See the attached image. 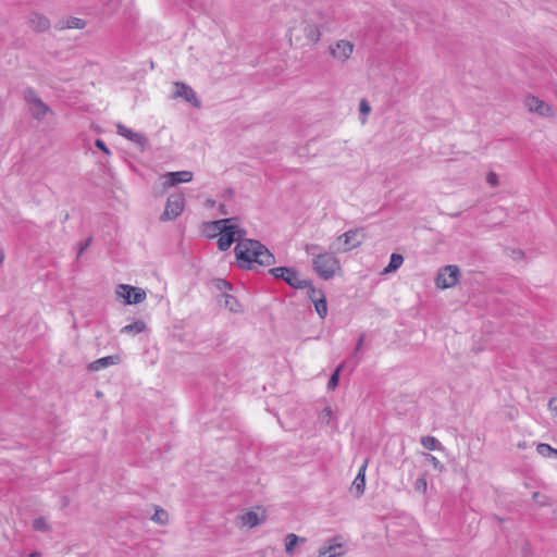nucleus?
Instances as JSON below:
<instances>
[{"label":"nucleus","instance_id":"obj_1","mask_svg":"<svg viewBox=\"0 0 557 557\" xmlns=\"http://www.w3.org/2000/svg\"><path fill=\"white\" fill-rule=\"evenodd\" d=\"M238 265L244 269H253L255 265H271L275 262L270 250L256 239L244 238L235 246Z\"/></svg>","mask_w":557,"mask_h":557},{"label":"nucleus","instance_id":"obj_2","mask_svg":"<svg viewBox=\"0 0 557 557\" xmlns=\"http://www.w3.org/2000/svg\"><path fill=\"white\" fill-rule=\"evenodd\" d=\"M321 35L319 25L310 15L294 20L287 30L289 44L295 47L314 46L320 41Z\"/></svg>","mask_w":557,"mask_h":557},{"label":"nucleus","instance_id":"obj_3","mask_svg":"<svg viewBox=\"0 0 557 557\" xmlns=\"http://www.w3.org/2000/svg\"><path fill=\"white\" fill-rule=\"evenodd\" d=\"M210 228L219 235L218 247L224 251L228 249L233 243L244 240L247 232L239 227L235 218L216 220L210 223Z\"/></svg>","mask_w":557,"mask_h":557},{"label":"nucleus","instance_id":"obj_4","mask_svg":"<svg viewBox=\"0 0 557 557\" xmlns=\"http://www.w3.org/2000/svg\"><path fill=\"white\" fill-rule=\"evenodd\" d=\"M312 264L315 272L324 280L332 278L339 268V262L336 257L329 252L317 255Z\"/></svg>","mask_w":557,"mask_h":557},{"label":"nucleus","instance_id":"obj_5","mask_svg":"<svg viewBox=\"0 0 557 557\" xmlns=\"http://www.w3.org/2000/svg\"><path fill=\"white\" fill-rule=\"evenodd\" d=\"M269 273L275 277L286 282L296 289H302L309 286V280L299 276L298 272L292 268L277 267L269 270Z\"/></svg>","mask_w":557,"mask_h":557},{"label":"nucleus","instance_id":"obj_6","mask_svg":"<svg viewBox=\"0 0 557 557\" xmlns=\"http://www.w3.org/2000/svg\"><path fill=\"white\" fill-rule=\"evenodd\" d=\"M24 97L34 119L40 121L50 112L49 107L37 96L34 89H26Z\"/></svg>","mask_w":557,"mask_h":557},{"label":"nucleus","instance_id":"obj_7","mask_svg":"<svg viewBox=\"0 0 557 557\" xmlns=\"http://www.w3.org/2000/svg\"><path fill=\"white\" fill-rule=\"evenodd\" d=\"M116 295L122 298L126 305L140 304L146 299V292L143 288L126 284L117 286Z\"/></svg>","mask_w":557,"mask_h":557},{"label":"nucleus","instance_id":"obj_8","mask_svg":"<svg viewBox=\"0 0 557 557\" xmlns=\"http://www.w3.org/2000/svg\"><path fill=\"white\" fill-rule=\"evenodd\" d=\"M459 273L457 265H446L442 268L435 280L436 286L443 289L455 286L458 282Z\"/></svg>","mask_w":557,"mask_h":557},{"label":"nucleus","instance_id":"obj_9","mask_svg":"<svg viewBox=\"0 0 557 557\" xmlns=\"http://www.w3.org/2000/svg\"><path fill=\"white\" fill-rule=\"evenodd\" d=\"M185 199L183 195H171L168 198L164 212L161 215L163 221L176 219L184 210Z\"/></svg>","mask_w":557,"mask_h":557},{"label":"nucleus","instance_id":"obj_10","mask_svg":"<svg viewBox=\"0 0 557 557\" xmlns=\"http://www.w3.org/2000/svg\"><path fill=\"white\" fill-rule=\"evenodd\" d=\"M354 49L355 46L351 41L341 39L330 45L329 52L335 60L344 63L351 57Z\"/></svg>","mask_w":557,"mask_h":557},{"label":"nucleus","instance_id":"obj_11","mask_svg":"<svg viewBox=\"0 0 557 557\" xmlns=\"http://www.w3.org/2000/svg\"><path fill=\"white\" fill-rule=\"evenodd\" d=\"M524 106L530 112H534L543 117L553 116V109L549 104L540 98L529 95L524 98Z\"/></svg>","mask_w":557,"mask_h":557},{"label":"nucleus","instance_id":"obj_12","mask_svg":"<svg viewBox=\"0 0 557 557\" xmlns=\"http://www.w3.org/2000/svg\"><path fill=\"white\" fill-rule=\"evenodd\" d=\"M116 132L120 136L136 144L140 148V150H145L146 147L148 146V138L144 134L136 133L121 123L116 125Z\"/></svg>","mask_w":557,"mask_h":557},{"label":"nucleus","instance_id":"obj_13","mask_svg":"<svg viewBox=\"0 0 557 557\" xmlns=\"http://www.w3.org/2000/svg\"><path fill=\"white\" fill-rule=\"evenodd\" d=\"M174 97L175 98H183L187 102L191 103L194 107L199 108L200 102L196 96V92L193 90L191 87L188 85L176 82L174 84Z\"/></svg>","mask_w":557,"mask_h":557},{"label":"nucleus","instance_id":"obj_14","mask_svg":"<svg viewBox=\"0 0 557 557\" xmlns=\"http://www.w3.org/2000/svg\"><path fill=\"white\" fill-rule=\"evenodd\" d=\"M362 233L360 230H349L338 237V240L344 243L343 251L351 250L361 245Z\"/></svg>","mask_w":557,"mask_h":557},{"label":"nucleus","instance_id":"obj_15","mask_svg":"<svg viewBox=\"0 0 557 557\" xmlns=\"http://www.w3.org/2000/svg\"><path fill=\"white\" fill-rule=\"evenodd\" d=\"M193 180L190 171L169 172L164 175L163 185L166 187L175 186L180 183H188Z\"/></svg>","mask_w":557,"mask_h":557},{"label":"nucleus","instance_id":"obj_16","mask_svg":"<svg viewBox=\"0 0 557 557\" xmlns=\"http://www.w3.org/2000/svg\"><path fill=\"white\" fill-rule=\"evenodd\" d=\"M342 543H337L335 539L326 542L319 549V557H339L343 555Z\"/></svg>","mask_w":557,"mask_h":557},{"label":"nucleus","instance_id":"obj_17","mask_svg":"<svg viewBox=\"0 0 557 557\" xmlns=\"http://www.w3.org/2000/svg\"><path fill=\"white\" fill-rule=\"evenodd\" d=\"M121 362V357L119 355H111L107 357L99 358L88 366V370L90 371H99L110 366H115Z\"/></svg>","mask_w":557,"mask_h":557},{"label":"nucleus","instance_id":"obj_18","mask_svg":"<svg viewBox=\"0 0 557 557\" xmlns=\"http://www.w3.org/2000/svg\"><path fill=\"white\" fill-rule=\"evenodd\" d=\"M28 25L34 30L44 32L49 28L50 22L46 16L41 14L33 13L28 17Z\"/></svg>","mask_w":557,"mask_h":557},{"label":"nucleus","instance_id":"obj_19","mask_svg":"<svg viewBox=\"0 0 557 557\" xmlns=\"http://www.w3.org/2000/svg\"><path fill=\"white\" fill-rule=\"evenodd\" d=\"M366 469L367 462H364L358 470V473L352 482V488L356 491L357 496H361L366 488Z\"/></svg>","mask_w":557,"mask_h":557},{"label":"nucleus","instance_id":"obj_20","mask_svg":"<svg viewBox=\"0 0 557 557\" xmlns=\"http://www.w3.org/2000/svg\"><path fill=\"white\" fill-rule=\"evenodd\" d=\"M146 330V323L143 320H137L131 324H127L121 329V333L136 335Z\"/></svg>","mask_w":557,"mask_h":557},{"label":"nucleus","instance_id":"obj_21","mask_svg":"<svg viewBox=\"0 0 557 557\" xmlns=\"http://www.w3.org/2000/svg\"><path fill=\"white\" fill-rule=\"evenodd\" d=\"M240 524L243 527L253 528L260 523V519L257 512L247 511L239 517Z\"/></svg>","mask_w":557,"mask_h":557},{"label":"nucleus","instance_id":"obj_22","mask_svg":"<svg viewBox=\"0 0 557 557\" xmlns=\"http://www.w3.org/2000/svg\"><path fill=\"white\" fill-rule=\"evenodd\" d=\"M364 338L366 335L363 333L360 334L359 339L355 346L354 352L348 360V362H351L352 369L357 368L361 361V358L358 356V354L361 351L363 347Z\"/></svg>","mask_w":557,"mask_h":557},{"label":"nucleus","instance_id":"obj_23","mask_svg":"<svg viewBox=\"0 0 557 557\" xmlns=\"http://www.w3.org/2000/svg\"><path fill=\"white\" fill-rule=\"evenodd\" d=\"M305 543L306 542V539L305 537H299L298 535L294 534V533H289L286 535L285 537V552L287 554H292L295 546L299 543Z\"/></svg>","mask_w":557,"mask_h":557},{"label":"nucleus","instance_id":"obj_24","mask_svg":"<svg viewBox=\"0 0 557 557\" xmlns=\"http://www.w3.org/2000/svg\"><path fill=\"white\" fill-rule=\"evenodd\" d=\"M536 451L544 458L557 459V449L553 448L550 445L541 443L536 447Z\"/></svg>","mask_w":557,"mask_h":557},{"label":"nucleus","instance_id":"obj_25","mask_svg":"<svg viewBox=\"0 0 557 557\" xmlns=\"http://www.w3.org/2000/svg\"><path fill=\"white\" fill-rule=\"evenodd\" d=\"M222 301L224 304V306L232 312H239L240 311V305L239 302L237 301V299L230 295V294H226L224 293L222 295Z\"/></svg>","mask_w":557,"mask_h":557},{"label":"nucleus","instance_id":"obj_26","mask_svg":"<svg viewBox=\"0 0 557 557\" xmlns=\"http://www.w3.org/2000/svg\"><path fill=\"white\" fill-rule=\"evenodd\" d=\"M404 258L399 253H392L388 265L384 269L385 273L394 272L401 267Z\"/></svg>","mask_w":557,"mask_h":557},{"label":"nucleus","instance_id":"obj_27","mask_svg":"<svg viewBox=\"0 0 557 557\" xmlns=\"http://www.w3.org/2000/svg\"><path fill=\"white\" fill-rule=\"evenodd\" d=\"M421 445L428 450H437L442 448V444L434 436H423L421 438Z\"/></svg>","mask_w":557,"mask_h":557},{"label":"nucleus","instance_id":"obj_28","mask_svg":"<svg viewBox=\"0 0 557 557\" xmlns=\"http://www.w3.org/2000/svg\"><path fill=\"white\" fill-rule=\"evenodd\" d=\"M151 519L153 522H156L160 525H165L169 521V515L164 509L157 507Z\"/></svg>","mask_w":557,"mask_h":557},{"label":"nucleus","instance_id":"obj_29","mask_svg":"<svg viewBox=\"0 0 557 557\" xmlns=\"http://www.w3.org/2000/svg\"><path fill=\"white\" fill-rule=\"evenodd\" d=\"M313 305L319 317L324 319L327 314L326 297H319V299H317Z\"/></svg>","mask_w":557,"mask_h":557},{"label":"nucleus","instance_id":"obj_30","mask_svg":"<svg viewBox=\"0 0 557 557\" xmlns=\"http://www.w3.org/2000/svg\"><path fill=\"white\" fill-rule=\"evenodd\" d=\"M33 528H34V530L39 531V532H49L51 530L49 523L42 517L36 518L34 520Z\"/></svg>","mask_w":557,"mask_h":557},{"label":"nucleus","instance_id":"obj_31","mask_svg":"<svg viewBox=\"0 0 557 557\" xmlns=\"http://www.w3.org/2000/svg\"><path fill=\"white\" fill-rule=\"evenodd\" d=\"M306 288H308V292H307L308 298L312 302L317 301V299H319V297L320 298L325 297L324 293L321 289H317L314 286H312L310 281H309V286H307Z\"/></svg>","mask_w":557,"mask_h":557},{"label":"nucleus","instance_id":"obj_32","mask_svg":"<svg viewBox=\"0 0 557 557\" xmlns=\"http://www.w3.org/2000/svg\"><path fill=\"white\" fill-rule=\"evenodd\" d=\"M344 364H339L337 367V369L334 371V373L331 375L329 382H327V388L330 391H333L336 388V386L338 385V380H339V373H341V370L343 369Z\"/></svg>","mask_w":557,"mask_h":557},{"label":"nucleus","instance_id":"obj_33","mask_svg":"<svg viewBox=\"0 0 557 557\" xmlns=\"http://www.w3.org/2000/svg\"><path fill=\"white\" fill-rule=\"evenodd\" d=\"M332 414H333L332 408L327 406L321 410L318 419L321 423L329 424L332 419Z\"/></svg>","mask_w":557,"mask_h":557},{"label":"nucleus","instance_id":"obj_34","mask_svg":"<svg viewBox=\"0 0 557 557\" xmlns=\"http://www.w3.org/2000/svg\"><path fill=\"white\" fill-rule=\"evenodd\" d=\"M66 27L71 28V29H73V28L81 29V28L85 27V22L77 17H71L66 21Z\"/></svg>","mask_w":557,"mask_h":557},{"label":"nucleus","instance_id":"obj_35","mask_svg":"<svg viewBox=\"0 0 557 557\" xmlns=\"http://www.w3.org/2000/svg\"><path fill=\"white\" fill-rule=\"evenodd\" d=\"M359 110L361 112V114H363L364 116L361 119V123L364 124L366 121H367V115L370 113L371 111V107L369 104V102L366 100V99H362L359 103Z\"/></svg>","mask_w":557,"mask_h":557},{"label":"nucleus","instance_id":"obj_36","mask_svg":"<svg viewBox=\"0 0 557 557\" xmlns=\"http://www.w3.org/2000/svg\"><path fill=\"white\" fill-rule=\"evenodd\" d=\"M414 490L417 492H421L423 494L426 493V490H428V482H426V479L424 475L420 476L419 479H417V481L414 482Z\"/></svg>","mask_w":557,"mask_h":557},{"label":"nucleus","instance_id":"obj_37","mask_svg":"<svg viewBox=\"0 0 557 557\" xmlns=\"http://www.w3.org/2000/svg\"><path fill=\"white\" fill-rule=\"evenodd\" d=\"M486 182L490 186L496 187L498 186V176L495 172H490L486 176Z\"/></svg>","mask_w":557,"mask_h":557},{"label":"nucleus","instance_id":"obj_38","mask_svg":"<svg viewBox=\"0 0 557 557\" xmlns=\"http://www.w3.org/2000/svg\"><path fill=\"white\" fill-rule=\"evenodd\" d=\"M532 498L540 506H545L547 504L546 496L540 494L539 492H534L533 495H532Z\"/></svg>","mask_w":557,"mask_h":557},{"label":"nucleus","instance_id":"obj_39","mask_svg":"<svg viewBox=\"0 0 557 557\" xmlns=\"http://www.w3.org/2000/svg\"><path fill=\"white\" fill-rule=\"evenodd\" d=\"M426 458L435 469H442L443 466H442L441 461L435 456H433L431 454H426Z\"/></svg>","mask_w":557,"mask_h":557},{"label":"nucleus","instance_id":"obj_40","mask_svg":"<svg viewBox=\"0 0 557 557\" xmlns=\"http://www.w3.org/2000/svg\"><path fill=\"white\" fill-rule=\"evenodd\" d=\"M215 285L221 290L222 289H225V290L231 289V284L225 280H218Z\"/></svg>","mask_w":557,"mask_h":557},{"label":"nucleus","instance_id":"obj_41","mask_svg":"<svg viewBox=\"0 0 557 557\" xmlns=\"http://www.w3.org/2000/svg\"><path fill=\"white\" fill-rule=\"evenodd\" d=\"M95 145L101 149L106 154H110V150L109 148L106 146L104 141H102L101 139H97Z\"/></svg>","mask_w":557,"mask_h":557},{"label":"nucleus","instance_id":"obj_42","mask_svg":"<svg viewBox=\"0 0 557 557\" xmlns=\"http://www.w3.org/2000/svg\"><path fill=\"white\" fill-rule=\"evenodd\" d=\"M548 408L554 412L557 417V396L553 397L548 403Z\"/></svg>","mask_w":557,"mask_h":557},{"label":"nucleus","instance_id":"obj_43","mask_svg":"<svg viewBox=\"0 0 557 557\" xmlns=\"http://www.w3.org/2000/svg\"><path fill=\"white\" fill-rule=\"evenodd\" d=\"M91 243V238H88L81 247L79 251H78V256L82 255L90 245Z\"/></svg>","mask_w":557,"mask_h":557},{"label":"nucleus","instance_id":"obj_44","mask_svg":"<svg viewBox=\"0 0 557 557\" xmlns=\"http://www.w3.org/2000/svg\"><path fill=\"white\" fill-rule=\"evenodd\" d=\"M220 212H221L222 214H227V211H226V209H225V206H224V205H221V206H220Z\"/></svg>","mask_w":557,"mask_h":557},{"label":"nucleus","instance_id":"obj_45","mask_svg":"<svg viewBox=\"0 0 557 557\" xmlns=\"http://www.w3.org/2000/svg\"><path fill=\"white\" fill-rule=\"evenodd\" d=\"M29 557H41V554L39 552H33L29 554Z\"/></svg>","mask_w":557,"mask_h":557},{"label":"nucleus","instance_id":"obj_46","mask_svg":"<svg viewBox=\"0 0 557 557\" xmlns=\"http://www.w3.org/2000/svg\"><path fill=\"white\" fill-rule=\"evenodd\" d=\"M318 247L315 245H312L311 247L307 248V251L310 252L311 249H317Z\"/></svg>","mask_w":557,"mask_h":557},{"label":"nucleus","instance_id":"obj_47","mask_svg":"<svg viewBox=\"0 0 557 557\" xmlns=\"http://www.w3.org/2000/svg\"><path fill=\"white\" fill-rule=\"evenodd\" d=\"M494 518H495L497 521H499V522H503V521H504V519H503V518H499L498 516H495Z\"/></svg>","mask_w":557,"mask_h":557}]
</instances>
